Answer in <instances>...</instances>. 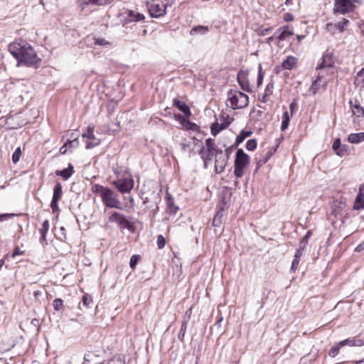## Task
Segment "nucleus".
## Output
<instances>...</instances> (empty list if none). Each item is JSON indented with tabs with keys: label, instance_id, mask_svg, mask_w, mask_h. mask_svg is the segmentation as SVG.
<instances>
[{
	"label": "nucleus",
	"instance_id": "obj_1",
	"mask_svg": "<svg viewBox=\"0 0 364 364\" xmlns=\"http://www.w3.org/2000/svg\"><path fill=\"white\" fill-rule=\"evenodd\" d=\"M9 51L17 60L18 63L27 66H38L41 59L33 47L26 41H14L9 45Z\"/></svg>",
	"mask_w": 364,
	"mask_h": 364
},
{
	"label": "nucleus",
	"instance_id": "obj_2",
	"mask_svg": "<svg viewBox=\"0 0 364 364\" xmlns=\"http://www.w3.org/2000/svg\"><path fill=\"white\" fill-rule=\"evenodd\" d=\"M92 191L100 196L106 207L122 210V203L119 196L111 188L100 184H95L92 186Z\"/></svg>",
	"mask_w": 364,
	"mask_h": 364
},
{
	"label": "nucleus",
	"instance_id": "obj_3",
	"mask_svg": "<svg viewBox=\"0 0 364 364\" xmlns=\"http://www.w3.org/2000/svg\"><path fill=\"white\" fill-rule=\"evenodd\" d=\"M228 100L232 109H242L249 104V97L238 90H230L228 92Z\"/></svg>",
	"mask_w": 364,
	"mask_h": 364
},
{
	"label": "nucleus",
	"instance_id": "obj_4",
	"mask_svg": "<svg viewBox=\"0 0 364 364\" xmlns=\"http://www.w3.org/2000/svg\"><path fill=\"white\" fill-rule=\"evenodd\" d=\"M250 164V157L242 149L236 151L234 163V174L237 178H241L244 174L245 168Z\"/></svg>",
	"mask_w": 364,
	"mask_h": 364
},
{
	"label": "nucleus",
	"instance_id": "obj_5",
	"mask_svg": "<svg viewBox=\"0 0 364 364\" xmlns=\"http://www.w3.org/2000/svg\"><path fill=\"white\" fill-rule=\"evenodd\" d=\"M168 5L167 2H164L162 0H151L147 3L149 14L154 18L164 16L166 13Z\"/></svg>",
	"mask_w": 364,
	"mask_h": 364
},
{
	"label": "nucleus",
	"instance_id": "obj_6",
	"mask_svg": "<svg viewBox=\"0 0 364 364\" xmlns=\"http://www.w3.org/2000/svg\"><path fill=\"white\" fill-rule=\"evenodd\" d=\"M112 184L122 193H129L134 188V180L132 177L121 178L112 182Z\"/></svg>",
	"mask_w": 364,
	"mask_h": 364
},
{
	"label": "nucleus",
	"instance_id": "obj_7",
	"mask_svg": "<svg viewBox=\"0 0 364 364\" xmlns=\"http://www.w3.org/2000/svg\"><path fill=\"white\" fill-rule=\"evenodd\" d=\"M95 127L93 125H89L87 127L86 132L82 134V138L86 139L85 148L87 149H91L98 145H100L101 141L97 138L94 134Z\"/></svg>",
	"mask_w": 364,
	"mask_h": 364
},
{
	"label": "nucleus",
	"instance_id": "obj_8",
	"mask_svg": "<svg viewBox=\"0 0 364 364\" xmlns=\"http://www.w3.org/2000/svg\"><path fill=\"white\" fill-rule=\"evenodd\" d=\"M109 222L117 223L122 228H126L130 231H134V225L130 223L124 215L114 212L109 218Z\"/></svg>",
	"mask_w": 364,
	"mask_h": 364
},
{
	"label": "nucleus",
	"instance_id": "obj_9",
	"mask_svg": "<svg viewBox=\"0 0 364 364\" xmlns=\"http://www.w3.org/2000/svg\"><path fill=\"white\" fill-rule=\"evenodd\" d=\"M355 5L350 0H335L334 13L345 14L353 11Z\"/></svg>",
	"mask_w": 364,
	"mask_h": 364
},
{
	"label": "nucleus",
	"instance_id": "obj_10",
	"mask_svg": "<svg viewBox=\"0 0 364 364\" xmlns=\"http://www.w3.org/2000/svg\"><path fill=\"white\" fill-rule=\"evenodd\" d=\"M349 24V21L346 18H343L341 21L338 23H328L326 25V29L331 34H335L337 31L343 33Z\"/></svg>",
	"mask_w": 364,
	"mask_h": 364
},
{
	"label": "nucleus",
	"instance_id": "obj_11",
	"mask_svg": "<svg viewBox=\"0 0 364 364\" xmlns=\"http://www.w3.org/2000/svg\"><path fill=\"white\" fill-rule=\"evenodd\" d=\"M113 0H78L77 6L81 11L85 10L89 5L105 6L111 4Z\"/></svg>",
	"mask_w": 364,
	"mask_h": 364
},
{
	"label": "nucleus",
	"instance_id": "obj_12",
	"mask_svg": "<svg viewBox=\"0 0 364 364\" xmlns=\"http://www.w3.org/2000/svg\"><path fill=\"white\" fill-rule=\"evenodd\" d=\"M346 203L344 201L334 200L331 205V215L336 218H339L342 215V211L346 208Z\"/></svg>",
	"mask_w": 364,
	"mask_h": 364
},
{
	"label": "nucleus",
	"instance_id": "obj_13",
	"mask_svg": "<svg viewBox=\"0 0 364 364\" xmlns=\"http://www.w3.org/2000/svg\"><path fill=\"white\" fill-rule=\"evenodd\" d=\"M333 150L335 151L336 155L342 157L348 154V146L346 144H342L341 139L337 138L334 140L333 146Z\"/></svg>",
	"mask_w": 364,
	"mask_h": 364
},
{
	"label": "nucleus",
	"instance_id": "obj_14",
	"mask_svg": "<svg viewBox=\"0 0 364 364\" xmlns=\"http://www.w3.org/2000/svg\"><path fill=\"white\" fill-rule=\"evenodd\" d=\"M349 105L353 115L358 118L364 117V108L357 99L350 100Z\"/></svg>",
	"mask_w": 364,
	"mask_h": 364
},
{
	"label": "nucleus",
	"instance_id": "obj_15",
	"mask_svg": "<svg viewBox=\"0 0 364 364\" xmlns=\"http://www.w3.org/2000/svg\"><path fill=\"white\" fill-rule=\"evenodd\" d=\"M228 162V156H225L224 155L217 156L215 159V169L216 173H222L225 170Z\"/></svg>",
	"mask_w": 364,
	"mask_h": 364
},
{
	"label": "nucleus",
	"instance_id": "obj_16",
	"mask_svg": "<svg viewBox=\"0 0 364 364\" xmlns=\"http://www.w3.org/2000/svg\"><path fill=\"white\" fill-rule=\"evenodd\" d=\"M333 55L329 53H326L323 55L321 62L318 64L316 70H321L326 68H331L333 65L334 61Z\"/></svg>",
	"mask_w": 364,
	"mask_h": 364
},
{
	"label": "nucleus",
	"instance_id": "obj_17",
	"mask_svg": "<svg viewBox=\"0 0 364 364\" xmlns=\"http://www.w3.org/2000/svg\"><path fill=\"white\" fill-rule=\"evenodd\" d=\"M237 80L243 90L248 92L252 91L247 80V74L245 72L242 70L238 72L237 75Z\"/></svg>",
	"mask_w": 364,
	"mask_h": 364
},
{
	"label": "nucleus",
	"instance_id": "obj_18",
	"mask_svg": "<svg viewBox=\"0 0 364 364\" xmlns=\"http://www.w3.org/2000/svg\"><path fill=\"white\" fill-rule=\"evenodd\" d=\"M364 345V341L363 339L356 338L355 337L348 338L340 341V346H357L360 347Z\"/></svg>",
	"mask_w": 364,
	"mask_h": 364
},
{
	"label": "nucleus",
	"instance_id": "obj_19",
	"mask_svg": "<svg viewBox=\"0 0 364 364\" xmlns=\"http://www.w3.org/2000/svg\"><path fill=\"white\" fill-rule=\"evenodd\" d=\"M173 105L178 108L181 112H183L186 117L191 115L190 107L187 104L177 98H174L173 100Z\"/></svg>",
	"mask_w": 364,
	"mask_h": 364
},
{
	"label": "nucleus",
	"instance_id": "obj_20",
	"mask_svg": "<svg viewBox=\"0 0 364 364\" xmlns=\"http://www.w3.org/2000/svg\"><path fill=\"white\" fill-rule=\"evenodd\" d=\"M144 16L142 14L135 12L129 10L127 13V16L124 19L126 23L129 22H138L144 19Z\"/></svg>",
	"mask_w": 364,
	"mask_h": 364
},
{
	"label": "nucleus",
	"instance_id": "obj_21",
	"mask_svg": "<svg viewBox=\"0 0 364 364\" xmlns=\"http://www.w3.org/2000/svg\"><path fill=\"white\" fill-rule=\"evenodd\" d=\"M231 124V121H228L226 122H214L211 125V134L213 136H215L220 131L225 129L229 127Z\"/></svg>",
	"mask_w": 364,
	"mask_h": 364
},
{
	"label": "nucleus",
	"instance_id": "obj_22",
	"mask_svg": "<svg viewBox=\"0 0 364 364\" xmlns=\"http://www.w3.org/2000/svg\"><path fill=\"white\" fill-rule=\"evenodd\" d=\"M74 173V167L71 164H68L66 168L63 170H57L55 174L62 177L64 180H68Z\"/></svg>",
	"mask_w": 364,
	"mask_h": 364
},
{
	"label": "nucleus",
	"instance_id": "obj_23",
	"mask_svg": "<svg viewBox=\"0 0 364 364\" xmlns=\"http://www.w3.org/2000/svg\"><path fill=\"white\" fill-rule=\"evenodd\" d=\"M199 154L203 161L204 167L207 168L208 164L212 161L214 152H208V150L205 149L203 146L199 151Z\"/></svg>",
	"mask_w": 364,
	"mask_h": 364
},
{
	"label": "nucleus",
	"instance_id": "obj_24",
	"mask_svg": "<svg viewBox=\"0 0 364 364\" xmlns=\"http://www.w3.org/2000/svg\"><path fill=\"white\" fill-rule=\"evenodd\" d=\"M297 63V59L292 56H288L282 63V67L284 70H292Z\"/></svg>",
	"mask_w": 364,
	"mask_h": 364
},
{
	"label": "nucleus",
	"instance_id": "obj_25",
	"mask_svg": "<svg viewBox=\"0 0 364 364\" xmlns=\"http://www.w3.org/2000/svg\"><path fill=\"white\" fill-rule=\"evenodd\" d=\"M217 212L213 219V222H212V225L214 226V227H216V228H219L222 223H223V208L220 206V207H217Z\"/></svg>",
	"mask_w": 364,
	"mask_h": 364
},
{
	"label": "nucleus",
	"instance_id": "obj_26",
	"mask_svg": "<svg viewBox=\"0 0 364 364\" xmlns=\"http://www.w3.org/2000/svg\"><path fill=\"white\" fill-rule=\"evenodd\" d=\"M348 141L351 144H359L364 141V132L350 134L348 136Z\"/></svg>",
	"mask_w": 364,
	"mask_h": 364
},
{
	"label": "nucleus",
	"instance_id": "obj_27",
	"mask_svg": "<svg viewBox=\"0 0 364 364\" xmlns=\"http://www.w3.org/2000/svg\"><path fill=\"white\" fill-rule=\"evenodd\" d=\"M63 195V187L60 182H56L53 188V194L52 200L59 201Z\"/></svg>",
	"mask_w": 364,
	"mask_h": 364
},
{
	"label": "nucleus",
	"instance_id": "obj_28",
	"mask_svg": "<svg viewBox=\"0 0 364 364\" xmlns=\"http://www.w3.org/2000/svg\"><path fill=\"white\" fill-rule=\"evenodd\" d=\"M279 29L282 30V32L278 36L279 41H284L287 36H291L294 35L293 31L289 30V26H282Z\"/></svg>",
	"mask_w": 364,
	"mask_h": 364
},
{
	"label": "nucleus",
	"instance_id": "obj_29",
	"mask_svg": "<svg viewBox=\"0 0 364 364\" xmlns=\"http://www.w3.org/2000/svg\"><path fill=\"white\" fill-rule=\"evenodd\" d=\"M301 255L302 251H301V250H296L291 266L290 270L291 272H294L296 269L298 268Z\"/></svg>",
	"mask_w": 364,
	"mask_h": 364
},
{
	"label": "nucleus",
	"instance_id": "obj_30",
	"mask_svg": "<svg viewBox=\"0 0 364 364\" xmlns=\"http://www.w3.org/2000/svg\"><path fill=\"white\" fill-rule=\"evenodd\" d=\"M274 89V85L272 82H269L267 85L266 88L264 90V93L262 95V99L260 100L262 102H267L269 100V96L272 94Z\"/></svg>",
	"mask_w": 364,
	"mask_h": 364
},
{
	"label": "nucleus",
	"instance_id": "obj_31",
	"mask_svg": "<svg viewBox=\"0 0 364 364\" xmlns=\"http://www.w3.org/2000/svg\"><path fill=\"white\" fill-rule=\"evenodd\" d=\"M252 134V132L251 131H245L242 129L236 137L235 146H238L246 138L249 137Z\"/></svg>",
	"mask_w": 364,
	"mask_h": 364
},
{
	"label": "nucleus",
	"instance_id": "obj_32",
	"mask_svg": "<svg viewBox=\"0 0 364 364\" xmlns=\"http://www.w3.org/2000/svg\"><path fill=\"white\" fill-rule=\"evenodd\" d=\"M188 319L183 318L181 326V329L178 333V339L181 341V342H183L185 333L187 329Z\"/></svg>",
	"mask_w": 364,
	"mask_h": 364
},
{
	"label": "nucleus",
	"instance_id": "obj_33",
	"mask_svg": "<svg viewBox=\"0 0 364 364\" xmlns=\"http://www.w3.org/2000/svg\"><path fill=\"white\" fill-rule=\"evenodd\" d=\"M209 31V28L208 26H198L193 27L191 31V35H194L196 33H198L200 35H204Z\"/></svg>",
	"mask_w": 364,
	"mask_h": 364
},
{
	"label": "nucleus",
	"instance_id": "obj_34",
	"mask_svg": "<svg viewBox=\"0 0 364 364\" xmlns=\"http://www.w3.org/2000/svg\"><path fill=\"white\" fill-rule=\"evenodd\" d=\"M312 235L311 230H308L306 233L305 236L302 238L301 241L300 242L299 247L297 250H301V251L303 252V250L305 249L306 245L308 244L309 239Z\"/></svg>",
	"mask_w": 364,
	"mask_h": 364
},
{
	"label": "nucleus",
	"instance_id": "obj_35",
	"mask_svg": "<svg viewBox=\"0 0 364 364\" xmlns=\"http://www.w3.org/2000/svg\"><path fill=\"white\" fill-rule=\"evenodd\" d=\"M354 208L357 210L364 208V196H361L360 193L356 196Z\"/></svg>",
	"mask_w": 364,
	"mask_h": 364
},
{
	"label": "nucleus",
	"instance_id": "obj_36",
	"mask_svg": "<svg viewBox=\"0 0 364 364\" xmlns=\"http://www.w3.org/2000/svg\"><path fill=\"white\" fill-rule=\"evenodd\" d=\"M290 121V117L287 111H285L282 115V122L281 125L282 131H284L287 129Z\"/></svg>",
	"mask_w": 364,
	"mask_h": 364
},
{
	"label": "nucleus",
	"instance_id": "obj_37",
	"mask_svg": "<svg viewBox=\"0 0 364 364\" xmlns=\"http://www.w3.org/2000/svg\"><path fill=\"white\" fill-rule=\"evenodd\" d=\"M321 81V77H318L311 84L309 92L313 95H315L318 90H319L320 85L319 82Z\"/></svg>",
	"mask_w": 364,
	"mask_h": 364
},
{
	"label": "nucleus",
	"instance_id": "obj_38",
	"mask_svg": "<svg viewBox=\"0 0 364 364\" xmlns=\"http://www.w3.org/2000/svg\"><path fill=\"white\" fill-rule=\"evenodd\" d=\"M72 139H68L67 143H68V149H70V151H72V149L74 148H76L79 146V141L77 137L73 136V133H72L71 136Z\"/></svg>",
	"mask_w": 364,
	"mask_h": 364
},
{
	"label": "nucleus",
	"instance_id": "obj_39",
	"mask_svg": "<svg viewBox=\"0 0 364 364\" xmlns=\"http://www.w3.org/2000/svg\"><path fill=\"white\" fill-rule=\"evenodd\" d=\"M63 300L60 298L55 299L53 301V306L55 311H59L63 309Z\"/></svg>",
	"mask_w": 364,
	"mask_h": 364
},
{
	"label": "nucleus",
	"instance_id": "obj_40",
	"mask_svg": "<svg viewBox=\"0 0 364 364\" xmlns=\"http://www.w3.org/2000/svg\"><path fill=\"white\" fill-rule=\"evenodd\" d=\"M343 346H340V342H338L335 346L331 347V348L328 351L329 356L331 358H335L338 354L339 350Z\"/></svg>",
	"mask_w": 364,
	"mask_h": 364
},
{
	"label": "nucleus",
	"instance_id": "obj_41",
	"mask_svg": "<svg viewBox=\"0 0 364 364\" xmlns=\"http://www.w3.org/2000/svg\"><path fill=\"white\" fill-rule=\"evenodd\" d=\"M168 209L169 213L173 215H175L178 210V207L175 205L173 200L170 198L168 199Z\"/></svg>",
	"mask_w": 364,
	"mask_h": 364
},
{
	"label": "nucleus",
	"instance_id": "obj_42",
	"mask_svg": "<svg viewBox=\"0 0 364 364\" xmlns=\"http://www.w3.org/2000/svg\"><path fill=\"white\" fill-rule=\"evenodd\" d=\"M205 146L206 150H208V152H214L216 147L214 140L211 138H208L205 140Z\"/></svg>",
	"mask_w": 364,
	"mask_h": 364
},
{
	"label": "nucleus",
	"instance_id": "obj_43",
	"mask_svg": "<svg viewBox=\"0 0 364 364\" xmlns=\"http://www.w3.org/2000/svg\"><path fill=\"white\" fill-rule=\"evenodd\" d=\"M257 145V140L255 139H249L246 143V149L248 151H253L256 149Z\"/></svg>",
	"mask_w": 364,
	"mask_h": 364
},
{
	"label": "nucleus",
	"instance_id": "obj_44",
	"mask_svg": "<svg viewBox=\"0 0 364 364\" xmlns=\"http://www.w3.org/2000/svg\"><path fill=\"white\" fill-rule=\"evenodd\" d=\"M21 155V150L20 147H18L14 151L13 155H12V161L14 164H16L19 161L20 157Z\"/></svg>",
	"mask_w": 364,
	"mask_h": 364
},
{
	"label": "nucleus",
	"instance_id": "obj_45",
	"mask_svg": "<svg viewBox=\"0 0 364 364\" xmlns=\"http://www.w3.org/2000/svg\"><path fill=\"white\" fill-rule=\"evenodd\" d=\"M139 258H140L139 255H134L131 257L130 261H129V266L132 269H135Z\"/></svg>",
	"mask_w": 364,
	"mask_h": 364
},
{
	"label": "nucleus",
	"instance_id": "obj_46",
	"mask_svg": "<svg viewBox=\"0 0 364 364\" xmlns=\"http://www.w3.org/2000/svg\"><path fill=\"white\" fill-rule=\"evenodd\" d=\"M49 230V222L48 220L43 221L41 228L39 229L41 235H46Z\"/></svg>",
	"mask_w": 364,
	"mask_h": 364
},
{
	"label": "nucleus",
	"instance_id": "obj_47",
	"mask_svg": "<svg viewBox=\"0 0 364 364\" xmlns=\"http://www.w3.org/2000/svg\"><path fill=\"white\" fill-rule=\"evenodd\" d=\"M264 78V73L262 72V65L259 64V72H258V76L257 80V86L259 87L262 84Z\"/></svg>",
	"mask_w": 364,
	"mask_h": 364
},
{
	"label": "nucleus",
	"instance_id": "obj_48",
	"mask_svg": "<svg viewBox=\"0 0 364 364\" xmlns=\"http://www.w3.org/2000/svg\"><path fill=\"white\" fill-rule=\"evenodd\" d=\"M82 302L83 306L90 307V304L92 303V299L90 296H89L87 294H85L82 296Z\"/></svg>",
	"mask_w": 364,
	"mask_h": 364
},
{
	"label": "nucleus",
	"instance_id": "obj_49",
	"mask_svg": "<svg viewBox=\"0 0 364 364\" xmlns=\"http://www.w3.org/2000/svg\"><path fill=\"white\" fill-rule=\"evenodd\" d=\"M156 242H157V246H158L159 249L164 248L165 246V244H166V240H165L164 237L162 235H159L157 236Z\"/></svg>",
	"mask_w": 364,
	"mask_h": 364
},
{
	"label": "nucleus",
	"instance_id": "obj_50",
	"mask_svg": "<svg viewBox=\"0 0 364 364\" xmlns=\"http://www.w3.org/2000/svg\"><path fill=\"white\" fill-rule=\"evenodd\" d=\"M94 43L95 46L98 45V46H102L109 45V42H108L107 41H106L104 38H95Z\"/></svg>",
	"mask_w": 364,
	"mask_h": 364
},
{
	"label": "nucleus",
	"instance_id": "obj_51",
	"mask_svg": "<svg viewBox=\"0 0 364 364\" xmlns=\"http://www.w3.org/2000/svg\"><path fill=\"white\" fill-rule=\"evenodd\" d=\"M355 80L361 82H364V68H363L358 73L355 77Z\"/></svg>",
	"mask_w": 364,
	"mask_h": 364
},
{
	"label": "nucleus",
	"instance_id": "obj_52",
	"mask_svg": "<svg viewBox=\"0 0 364 364\" xmlns=\"http://www.w3.org/2000/svg\"><path fill=\"white\" fill-rule=\"evenodd\" d=\"M50 208H51L53 213L58 211L59 210L58 201L52 200L51 203H50Z\"/></svg>",
	"mask_w": 364,
	"mask_h": 364
},
{
	"label": "nucleus",
	"instance_id": "obj_53",
	"mask_svg": "<svg viewBox=\"0 0 364 364\" xmlns=\"http://www.w3.org/2000/svg\"><path fill=\"white\" fill-rule=\"evenodd\" d=\"M16 215L14 213H4L0 215V220L3 221L4 220H7L14 217Z\"/></svg>",
	"mask_w": 364,
	"mask_h": 364
},
{
	"label": "nucleus",
	"instance_id": "obj_54",
	"mask_svg": "<svg viewBox=\"0 0 364 364\" xmlns=\"http://www.w3.org/2000/svg\"><path fill=\"white\" fill-rule=\"evenodd\" d=\"M235 146H235V144H234V145H232V146L225 149V153H224V156H228V159H229L230 157V155H231V154H232V152L233 151V148L235 147Z\"/></svg>",
	"mask_w": 364,
	"mask_h": 364
},
{
	"label": "nucleus",
	"instance_id": "obj_55",
	"mask_svg": "<svg viewBox=\"0 0 364 364\" xmlns=\"http://www.w3.org/2000/svg\"><path fill=\"white\" fill-rule=\"evenodd\" d=\"M220 120L221 121V122H228V121H231L232 122V119H230V116L228 114H225V113H223L220 115Z\"/></svg>",
	"mask_w": 364,
	"mask_h": 364
},
{
	"label": "nucleus",
	"instance_id": "obj_56",
	"mask_svg": "<svg viewBox=\"0 0 364 364\" xmlns=\"http://www.w3.org/2000/svg\"><path fill=\"white\" fill-rule=\"evenodd\" d=\"M68 143L67 141L60 148V153L61 154H65L68 149Z\"/></svg>",
	"mask_w": 364,
	"mask_h": 364
},
{
	"label": "nucleus",
	"instance_id": "obj_57",
	"mask_svg": "<svg viewBox=\"0 0 364 364\" xmlns=\"http://www.w3.org/2000/svg\"><path fill=\"white\" fill-rule=\"evenodd\" d=\"M275 150L276 149H274V151H272L271 150H269L266 153L265 159L262 161L263 164H265L271 158V156L273 155Z\"/></svg>",
	"mask_w": 364,
	"mask_h": 364
},
{
	"label": "nucleus",
	"instance_id": "obj_58",
	"mask_svg": "<svg viewBox=\"0 0 364 364\" xmlns=\"http://www.w3.org/2000/svg\"><path fill=\"white\" fill-rule=\"evenodd\" d=\"M294 19V16L290 13H286L284 15V20L285 21H291Z\"/></svg>",
	"mask_w": 364,
	"mask_h": 364
},
{
	"label": "nucleus",
	"instance_id": "obj_59",
	"mask_svg": "<svg viewBox=\"0 0 364 364\" xmlns=\"http://www.w3.org/2000/svg\"><path fill=\"white\" fill-rule=\"evenodd\" d=\"M23 254V251L20 250L18 247H16L14 251L12 254V257H15L17 255H21Z\"/></svg>",
	"mask_w": 364,
	"mask_h": 364
},
{
	"label": "nucleus",
	"instance_id": "obj_60",
	"mask_svg": "<svg viewBox=\"0 0 364 364\" xmlns=\"http://www.w3.org/2000/svg\"><path fill=\"white\" fill-rule=\"evenodd\" d=\"M214 155L215 156V158L217 157V156H222V155H224V153L223 151V150L221 149H219L218 147H215V150H214Z\"/></svg>",
	"mask_w": 364,
	"mask_h": 364
},
{
	"label": "nucleus",
	"instance_id": "obj_61",
	"mask_svg": "<svg viewBox=\"0 0 364 364\" xmlns=\"http://www.w3.org/2000/svg\"><path fill=\"white\" fill-rule=\"evenodd\" d=\"M40 242L44 245L47 244L46 235H41Z\"/></svg>",
	"mask_w": 364,
	"mask_h": 364
},
{
	"label": "nucleus",
	"instance_id": "obj_62",
	"mask_svg": "<svg viewBox=\"0 0 364 364\" xmlns=\"http://www.w3.org/2000/svg\"><path fill=\"white\" fill-rule=\"evenodd\" d=\"M272 30V28H263V29H261L260 31V34L262 36H265L266 34L269 33V32Z\"/></svg>",
	"mask_w": 364,
	"mask_h": 364
},
{
	"label": "nucleus",
	"instance_id": "obj_63",
	"mask_svg": "<svg viewBox=\"0 0 364 364\" xmlns=\"http://www.w3.org/2000/svg\"><path fill=\"white\" fill-rule=\"evenodd\" d=\"M188 129H191V130H195L197 127V125L193 122H188Z\"/></svg>",
	"mask_w": 364,
	"mask_h": 364
},
{
	"label": "nucleus",
	"instance_id": "obj_64",
	"mask_svg": "<svg viewBox=\"0 0 364 364\" xmlns=\"http://www.w3.org/2000/svg\"><path fill=\"white\" fill-rule=\"evenodd\" d=\"M359 193H360L361 196H364V183L362 186H360L359 188Z\"/></svg>",
	"mask_w": 364,
	"mask_h": 364
}]
</instances>
